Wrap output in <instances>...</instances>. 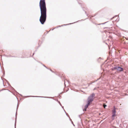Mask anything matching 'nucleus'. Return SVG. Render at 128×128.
<instances>
[{
  "instance_id": "6",
  "label": "nucleus",
  "mask_w": 128,
  "mask_h": 128,
  "mask_svg": "<svg viewBox=\"0 0 128 128\" xmlns=\"http://www.w3.org/2000/svg\"><path fill=\"white\" fill-rule=\"evenodd\" d=\"M17 114V112H16V122L15 123V128H16V115Z\"/></svg>"
},
{
  "instance_id": "3",
  "label": "nucleus",
  "mask_w": 128,
  "mask_h": 128,
  "mask_svg": "<svg viewBox=\"0 0 128 128\" xmlns=\"http://www.w3.org/2000/svg\"><path fill=\"white\" fill-rule=\"evenodd\" d=\"M114 69H117L118 71H122L123 70V69L120 67L119 66H116L114 68Z\"/></svg>"
},
{
  "instance_id": "16",
  "label": "nucleus",
  "mask_w": 128,
  "mask_h": 128,
  "mask_svg": "<svg viewBox=\"0 0 128 128\" xmlns=\"http://www.w3.org/2000/svg\"><path fill=\"white\" fill-rule=\"evenodd\" d=\"M36 97H38V96H36Z\"/></svg>"
},
{
  "instance_id": "14",
  "label": "nucleus",
  "mask_w": 128,
  "mask_h": 128,
  "mask_svg": "<svg viewBox=\"0 0 128 128\" xmlns=\"http://www.w3.org/2000/svg\"><path fill=\"white\" fill-rule=\"evenodd\" d=\"M62 107V108H64V107L63 106Z\"/></svg>"
},
{
  "instance_id": "12",
  "label": "nucleus",
  "mask_w": 128,
  "mask_h": 128,
  "mask_svg": "<svg viewBox=\"0 0 128 128\" xmlns=\"http://www.w3.org/2000/svg\"><path fill=\"white\" fill-rule=\"evenodd\" d=\"M73 124V125H74V124Z\"/></svg>"
},
{
  "instance_id": "15",
  "label": "nucleus",
  "mask_w": 128,
  "mask_h": 128,
  "mask_svg": "<svg viewBox=\"0 0 128 128\" xmlns=\"http://www.w3.org/2000/svg\"><path fill=\"white\" fill-rule=\"evenodd\" d=\"M84 110H86V109H85V108H84Z\"/></svg>"
},
{
  "instance_id": "1",
  "label": "nucleus",
  "mask_w": 128,
  "mask_h": 128,
  "mask_svg": "<svg viewBox=\"0 0 128 128\" xmlns=\"http://www.w3.org/2000/svg\"><path fill=\"white\" fill-rule=\"evenodd\" d=\"M45 0H40L39 3L41 14L40 21L42 24H43L46 21V9Z\"/></svg>"
},
{
  "instance_id": "9",
  "label": "nucleus",
  "mask_w": 128,
  "mask_h": 128,
  "mask_svg": "<svg viewBox=\"0 0 128 128\" xmlns=\"http://www.w3.org/2000/svg\"><path fill=\"white\" fill-rule=\"evenodd\" d=\"M59 104H60V105H61V104H60V103L59 102Z\"/></svg>"
},
{
  "instance_id": "2",
  "label": "nucleus",
  "mask_w": 128,
  "mask_h": 128,
  "mask_svg": "<svg viewBox=\"0 0 128 128\" xmlns=\"http://www.w3.org/2000/svg\"><path fill=\"white\" fill-rule=\"evenodd\" d=\"M95 95V94L93 93L88 98V102H90V103L94 99V97Z\"/></svg>"
},
{
  "instance_id": "11",
  "label": "nucleus",
  "mask_w": 128,
  "mask_h": 128,
  "mask_svg": "<svg viewBox=\"0 0 128 128\" xmlns=\"http://www.w3.org/2000/svg\"><path fill=\"white\" fill-rule=\"evenodd\" d=\"M66 115H67V113H66Z\"/></svg>"
},
{
  "instance_id": "4",
  "label": "nucleus",
  "mask_w": 128,
  "mask_h": 128,
  "mask_svg": "<svg viewBox=\"0 0 128 128\" xmlns=\"http://www.w3.org/2000/svg\"><path fill=\"white\" fill-rule=\"evenodd\" d=\"M112 116H114L116 115V108L115 106L114 107V109L112 110Z\"/></svg>"
},
{
  "instance_id": "8",
  "label": "nucleus",
  "mask_w": 128,
  "mask_h": 128,
  "mask_svg": "<svg viewBox=\"0 0 128 128\" xmlns=\"http://www.w3.org/2000/svg\"><path fill=\"white\" fill-rule=\"evenodd\" d=\"M64 83L65 84V80H64Z\"/></svg>"
},
{
  "instance_id": "13",
  "label": "nucleus",
  "mask_w": 128,
  "mask_h": 128,
  "mask_svg": "<svg viewBox=\"0 0 128 128\" xmlns=\"http://www.w3.org/2000/svg\"><path fill=\"white\" fill-rule=\"evenodd\" d=\"M66 81L67 82H68V80H66Z\"/></svg>"
},
{
  "instance_id": "7",
  "label": "nucleus",
  "mask_w": 128,
  "mask_h": 128,
  "mask_svg": "<svg viewBox=\"0 0 128 128\" xmlns=\"http://www.w3.org/2000/svg\"><path fill=\"white\" fill-rule=\"evenodd\" d=\"M106 106V105H105V104L104 105V108H105Z\"/></svg>"
},
{
  "instance_id": "10",
  "label": "nucleus",
  "mask_w": 128,
  "mask_h": 128,
  "mask_svg": "<svg viewBox=\"0 0 128 128\" xmlns=\"http://www.w3.org/2000/svg\"><path fill=\"white\" fill-rule=\"evenodd\" d=\"M18 108V106H17V109Z\"/></svg>"
},
{
  "instance_id": "5",
  "label": "nucleus",
  "mask_w": 128,
  "mask_h": 128,
  "mask_svg": "<svg viewBox=\"0 0 128 128\" xmlns=\"http://www.w3.org/2000/svg\"><path fill=\"white\" fill-rule=\"evenodd\" d=\"M90 102H88V104H87L85 106H84V108H85V109H86V108H88V106H89V105H90Z\"/></svg>"
}]
</instances>
